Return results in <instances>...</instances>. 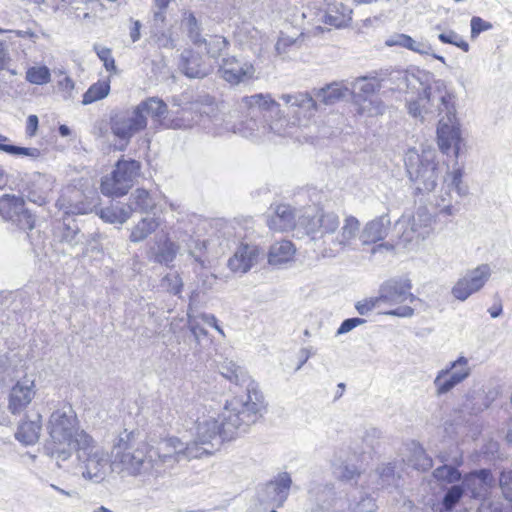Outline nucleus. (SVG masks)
Listing matches in <instances>:
<instances>
[{
	"label": "nucleus",
	"instance_id": "nucleus-20",
	"mask_svg": "<svg viewBox=\"0 0 512 512\" xmlns=\"http://www.w3.org/2000/svg\"><path fill=\"white\" fill-rule=\"evenodd\" d=\"M334 485L331 483L321 484L312 482L308 489V506L312 512H323L329 510L336 503Z\"/></svg>",
	"mask_w": 512,
	"mask_h": 512
},
{
	"label": "nucleus",
	"instance_id": "nucleus-17",
	"mask_svg": "<svg viewBox=\"0 0 512 512\" xmlns=\"http://www.w3.org/2000/svg\"><path fill=\"white\" fill-rule=\"evenodd\" d=\"M491 268L488 264H481L474 269L468 270L452 288L453 296L465 301L469 296L478 292L491 276Z\"/></svg>",
	"mask_w": 512,
	"mask_h": 512
},
{
	"label": "nucleus",
	"instance_id": "nucleus-29",
	"mask_svg": "<svg viewBox=\"0 0 512 512\" xmlns=\"http://www.w3.org/2000/svg\"><path fill=\"white\" fill-rule=\"evenodd\" d=\"M133 212L134 208L132 204L115 202L110 206L101 208L98 211V215L107 223L122 225L131 217Z\"/></svg>",
	"mask_w": 512,
	"mask_h": 512
},
{
	"label": "nucleus",
	"instance_id": "nucleus-31",
	"mask_svg": "<svg viewBox=\"0 0 512 512\" xmlns=\"http://www.w3.org/2000/svg\"><path fill=\"white\" fill-rule=\"evenodd\" d=\"M351 14L352 9L343 3H331L327 6L324 22L335 28H344L351 22Z\"/></svg>",
	"mask_w": 512,
	"mask_h": 512
},
{
	"label": "nucleus",
	"instance_id": "nucleus-59",
	"mask_svg": "<svg viewBox=\"0 0 512 512\" xmlns=\"http://www.w3.org/2000/svg\"><path fill=\"white\" fill-rule=\"evenodd\" d=\"M297 45V39L287 36V35H281L277 43L275 45V49L279 55L285 54L290 47Z\"/></svg>",
	"mask_w": 512,
	"mask_h": 512
},
{
	"label": "nucleus",
	"instance_id": "nucleus-16",
	"mask_svg": "<svg viewBox=\"0 0 512 512\" xmlns=\"http://www.w3.org/2000/svg\"><path fill=\"white\" fill-rule=\"evenodd\" d=\"M412 282L407 276L394 277L385 281L379 288L378 300L390 305L409 301L411 304L420 301L411 293Z\"/></svg>",
	"mask_w": 512,
	"mask_h": 512
},
{
	"label": "nucleus",
	"instance_id": "nucleus-7",
	"mask_svg": "<svg viewBox=\"0 0 512 512\" xmlns=\"http://www.w3.org/2000/svg\"><path fill=\"white\" fill-rule=\"evenodd\" d=\"M404 162L409 179L417 192L429 193L435 189L440 171L435 163L433 150L423 149L418 153L415 148H411L406 152Z\"/></svg>",
	"mask_w": 512,
	"mask_h": 512
},
{
	"label": "nucleus",
	"instance_id": "nucleus-2",
	"mask_svg": "<svg viewBox=\"0 0 512 512\" xmlns=\"http://www.w3.org/2000/svg\"><path fill=\"white\" fill-rule=\"evenodd\" d=\"M221 375L239 387L225 401L221 424L217 413L209 410L194 421V458L213 455L223 441H230L246 433L262 416L265 399L259 384L246 369L232 360L225 359L219 365Z\"/></svg>",
	"mask_w": 512,
	"mask_h": 512
},
{
	"label": "nucleus",
	"instance_id": "nucleus-8",
	"mask_svg": "<svg viewBox=\"0 0 512 512\" xmlns=\"http://www.w3.org/2000/svg\"><path fill=\"white\" fill-rule=\"evenodd\" d=\"M251 220H245L243 223L234 221L226 224L223 228V236L227 237V242L233 238V242L241 240V243L235 251L233 257L228 261V266L233 272L246 273L259 259L264 255L263 251L257 246L243 240L248 236V228ZM229 246V243H226Z\"/></svg>",
	"mask_w": 512,
	"mask_h": 512
},
{
	"label": "nucleus",
	"instance_id": "nucleus-55",
	"mask_svg": "<svg viewBox=\"0 0 512 512\" xmlns=\"http://www.w3.org/2000/svg\"><path fill=\"white\" fill-rule=\"evenodd\" d=\"M503 496L512 504V471H503L499 477Z\"/></svg>",
	"mask_w": 512,
	"mask_h": 512
},
{
	"label": "nucleus",
	"instance_id": "nucleus-18",
	"mask_svg": "<svg viewBox=\"0 0 512 512\" xmlns=\"http://www.w3.org/2000/svg\"><path fill=\"white\" fill-rule=\"evenodd\" d=\"M292 485V479L287 472L278 474V476L268 482L259 493V501L262 504H273L281 507L289 496Z\"/></svg>",
	"mask_w": 512,
	"mask_h": 512
},
{
	"label": "nucleus",
	"instance_id": "nucleus-12",
	"mask_svg": "<svg viewBox=\"0 0 512 512\" xmlns=\"http://www.w3.org/2000/svg\"><path fill=\"white\" fill-rule=\"evenodd\" d=\"M109 124L112 134L123 142L119 147V150L123 151L131 138L147 127V119L135 106L132 110L112 113Z\"/></svg>",
	"mask_w": 512,
	"mask_h": 512
},
{
	"label": "nucleus",
	"instance_id": "nucleus-3",
	"mask_svg": "<svg viewBox=\"0 0 512 512\" xmlns=\"http://www.w3.org/2000/svg\"><path fill=\"white\" fill-rule=\"evenodd\" d=\"M389 82L398 91L416 93V99L406 102L408 113L421 121L439 116L437 139L440 150L459 155L461 131L456 118L455 97L443 80H435L423 70H396L390 73Z\"/></svg>",
	"mask_w": 512,
	"mask_h": 512
},
{
	"label": "nucleus",
	"instance_id": "nucleus-60",
	"mask_svg": "<svg viewBox=\"0 0 512 512\" xmlns=\"http://www.w3.org/2000/svg\"><path fill=\"white\" fill-rule=\"evenodd\" d=\"M165 13H166V11L157 10V9L153 10L152 29H153V33L155 35H157L159 33H163V29L165 26V20H166Z\"/></svg>",
	"mask_w": 512,
	"mask_h": 512
},
{
	"label": "nucleus",
	"instance_id": "nucleus-48",
	"mask_svg": "<svg viewBox=\"0 0 512 512\" xmlns=\"http://www.w3.org/2000/svg\"><path fill=\"white\" fill-rule=\"evenodd\" d=\"M352 512H375L377 505L375 500L367 493H360L359 498L350 504Z\"/></svg>",
	"mask_w": 512,
	"mask_h": 512
},
{
	"label": "nucleus",
	"instance_id": "nucleus-47",
	"mask_svg": "<svg viewBox=\"0 0 512 512\" xmlns=\"http://www.w3.org/2000/svg\"><path fill=\"white\" fill-rule=\"evenodd\" d=\"M433 476L438 481L454 483L461 478L459 470L453 466L442 465L433 471Z\"/></svg>",
	"mask_w": 512,
	"mask_h": 512
},
{
	"label": "nucleus",
	"instance_id": "nucleus-32",
	"mask_svg": "<svg viewBox=\"0 0 512 512\" xmlns=\"http://www.w3.org/2000/svg\"><path fill=\"white\" fill-rule=\"evenodd\" d=\"M332 472L337 479L344 482H356L361 476L359 468L355 464L348 462L342 452L334 456L332 460Z\"/></svg>",
	"mask_w": 512,
	"mask_h": 512
},
{
	"label": "nucleus",
	"instance_id": "nucleus-28",
	"mask_svg": "<svg viewBox=\"0 0 512 512\" xmlns=\"http://www.w3.org/2000/svg\"><path fill=\"white\" fill-rule=\"evenodd\" d=\"M41 419L42 416L38 412L27 415L26 420L22 421L18 426L15 433L16 439L25 445L36 443L42 430Z\"/></svg>",
	"mask_w": 512,
	"mask_h": 512
},
{
	"label": "nucleus",
	"instance_id": "nucleus-57",
	"mask_svg": "<svg viewBox=\"0 0 512 512\" xmlns=\"http://www.w3.org/2000/svg\"><path fill=\"white\" fill-rule=\"evenodd\" d=\"M491 28H492V24L490 22H487L478 16L472 17V19H471V36L472 37H476L481 32L487 31Z\"/></svg>",
	"mask_w": 512,
	"mask_h": 512
},
{
	"label": "nucleus",
	"instance_id": "nucleus-53",
	"mask_svg": "<svg viewBox=\"0 0 512 512\" xmlns=\"http://www.w3.org/2000/svg\"><path fill=\"white\" fill-rule=\"evenodd\" d=\"M94 50L99 57V59L103 62L104 67L107 71H112L116 69L115 60L112 57L111 49L99 45L94 46Z\"/></svg>",
	"mask_w": 512,
	"mask_h": 512
},
{
	"label": "nucleus",
	"instance_id": "nucleus-61",
	"mask_svg": "<svg viewBox=\"0 0 512 512\" xmlns=\"http://www.w3.org/2000/svg\"><path fill=\"white\" fill-rule=\"evenodd\" d=\"M366 322L365 319L363 318H348V319H345L340 327L338 328L337 332H336V335H342V334H345V333H348L350 332L351 330H353L354 328H356L357 326L359 325H362Z\"/></svg>",
	"mask_w": 512,
	"mask_h": 512
},
{
	"label": "nucleus",
	"instance_id": "nucleus-39",
	"mask_svg": "<svg viewBox=\"0 0 512 512\" xmlns=\"http://www.w3.org/2000/svg\"><path fill=\"white\" fill-rule=\"evenodd\" d=\"M432 222L431 215L428 214L424 209H418L416 215L412 217L409 222V228L411 233L416 234V238L424 239L428 234V227Z\"/></svg>",
	"mask_w": 512,
	"mask_h": 512
},
{
	"label": "nucleus",
	"instance_id": "nucleus-6",
	"mask_svg": "<svg viewBox=\"0 0 512 512\" xmlns=\"http://www.w3.org/2000/svg\"><path fill=\"white\" fill-rule=\"evenodd\" d=\"M145 444L141 433L137 430L121 432L114 440L112 447V466L114 469L126 471L130 475L143 472L146 463Z\"/></svg>",
	"mask_w": 512,
	"mask_h": 512
},
{
	"label": "nucleus",
	"instance_id": "nucleus-27",
	"mask_svg": "<svg viewBox=\"0 0 512 512\" xmlns=\"http://www.w3.org/2000/svg\"><path fill=\"white\" fill-rule=\"evenodd\" d=\"M389 227L390 218L386 214L369 221L360 234L362 244L370 245L383 240L388 234Z\"/></svg>",
	"mask_w": 512,
	"mask_h": 512
},
{
	"label": "nucleus",
	"instance_id": "nucleus-64",
	"mask_svg": "<svg viewBox=\"0 0 512 512\" xmlns=\"http://www.w3.org/2000/svg\"><path fill=\"white\" fill-rule=\"evenodd\" d=\"M406 37H407L406 34L395 33V34L389 36L385 40V45L388 47H392V46L403 47Z\"/></svg>",
	"mask_w": 512,
	"mask_h": 512
},
{
	"label": "nucleus",
	"instance_id": "nucleus-4",
	"mask_svg": "<svg viewBox=\"0 0 512 512\" xmlns=\"http://www.w3.org/2000/svg\"><path fill=\"white\" fill-rule=\"evenodd\" d=\"M47 429L52 440L51 456L61 466L60 462L71 457L78 435L86 432L78 431L76 415L71 406L55 410L49 418Z\"/></svg>",
	"mask_w": 512,
	"mask_h": 512
},
{
	"label": "nucleus",
	"instance_id": "nucleus-24",
	"mask_svg": "<svg viewBox=\"0 0 512 512\" xmlns=\"http://www.w3.org/2000/svg\"><path fill=\"white\" fill-rule=\"evenodd\" d=\"M267 225L271 230L286 232L296 225V210L288 204H278L270 207Z\"/></svg>",
	"mask_w": 512,
	"mask_h": 512
},
{
	"label": "nucleus",
	"instance_id": "nucleus-11",
	"mask_svg": "<svg viewBox=\"0 0 512 512\" xmlns=\"http://www.w3.org/2000/svg\"><path fill=\"white\" fill-rule=\"evenodd\" d=\"M140 168V163L134 159H119L111 174L103 177L101 192L109 197L127 194L139 175Z\"/></svg>",
	"mask_w": 512,
	"mask_h": 512
},
{
	"label": "nucleus",
	"instance_id": "nucleus-34",
	"mask_svg": "<svg viewBox=\"0 0 512 512\" xmlns=\"http://www.w3.org/2000/svg\"><path fill=\"white\" fill-rule=\"evenodd\" d=\"M354 99L359 115L375 117L385 112V105L378 97H362L361 94H355Z\"/></svg>",
	"mask_w": 512,
	"mask_h": 512
},
{
	"label": "nucleus",
	"instance_id": "nucleus-54",
	"mask_svg": "<svg viewBox=\"0 0 512 512\" xmlns=\"http://www.w3.org/2000/svg\"><path fill=\"white\" fill-rule=\"evenodd\" d=\"M413 458V465L417 470L426 471L429 470L433 465L432 459L425 453L422 448H419L414 452Z\"/></svg>",
	"mask_w": 512,
	"mask_h": 512
},
{
	"label": "nucleus",
	"instance_id": "nucleus-40",
	"mask_svg": "<svg viewBox=\"0 0 512 512\" xmlns=\"http://www.w3.org/2000/svg\"><path fill=\"white\" fill-rule=\"evenodd\" d=\"M127 204H132L134 212H149L155 207V201L145 189H136Z\"/></svg>",
	"mask_w": 512,
	"mask_h": 512
},
{
	"label": "nucleus",
	"instance_id": "nucleus-51",
	"mask_svg": "<svg viewBox=\"0 0 512 512\" xmlns=\"http://www.w3.org/2000/svg\"><path fill=\"white\" fill-rule=\"evenodd\" d=\"M464 494V489L460 485H453L450 487L443 497V507L450 511L452 510L461 500Z\"/></svg>",
	"mask_w": 512,
	"mask_h": 512
},
{
	"label": "nucleus",
	"instance_id": "nucleus-44",
	"mask_svg": "<svg viewBox=\"0 0 512 512\" xmlns=\"http://www.w3.org/2000/svg\"><path fill=\"white\" fill-rule=\"evenodd\" d=\"M319 228L325 234H333L340 226L339 217L334 212L322 213L318 220Z\"/></svg>",
	"mask_w": 512,
	"mask_h": 512
},
{
	"label": "nucleus",
	"instance_id": "nucleus-36",
	"mask_svg": "<svg viewBox=\"0 0 512 512\" xmlns=\"http://www.w3.org/2000/svg\"><path fill=\"white\" fill-rule=\"evenodd\" d=\"M489 407V402L483 392H469L461 404L460 411L468 415H477Z\"/></svg>",
	"mask_w": 512,
	"mask_h": 512
},
{
	"label": "nucleus",
	"instance_id": "nucleus-63",
	"mask_svg": "<svg viewBox=\"0 0 512 512\" xmlns=\"http://www.w3.org/2000/svg\"><path fill=\"white\" fill-rule=\"evenodd\" d=\"M384 314L397 317H411L414 314V309L410 306H400L396 309L389 310Z\"/></svg>",
	"mask_w": 512,
	"mask_h": 512
},
{
	"label": "nucleus",
	"instance_id": "nucleus-22",
	"mask_svg": "<svg viewBox=\"0 0 512 512\" xmlns=\"http://www.w3.org/2000/svg\"><path fill=\"white\" fill-rule=\"evenodd\" d=\"M53 181L51 177L41 173H34L24 188L26 198L38 205L43 206L48 202L49 193L52 191Z\"/></svg>",
	"mask_w": 512,
	"mask_h": 512
},
{
	"label": "nucleus",
	"instance_id": "nucleus-33",
	"mask_svg": "<svg viewBox=\"0 0 512 512\" xmlns=\"http://www.w3.org/2000/svg\"><path fill=\"white\" fill-rule=\"evenodd\" d=\"M350 89L342 82H333L315 90L316 98L325 105H333L344 99Z\"/></svg>",
	"mask_w": 512,
	"mask_h": 512
},
{
	"label": "nucleus",
	"instance_id": "nucleus-21",
	"mask_svg": "<svg viewBox=\"0 0 512 512\" xmlns=\"http://www.w3.org/2000/svg\"><path fill=\"white\" fill-rule=\"evenodd\" d=\"M35 397V384L29 378L19 380L10 390L8 409L17 414L24 410Z\"/></svg>",
	"mask_w": 512,
	"mask_h": 512
},
{
	"label": "nucleus",
	"instance_id": "nucleus-15",
	"mask_svg": "<svg viewBox=\"0 0 512 512\" xmlns=\"http://www.w3.org/2000/svg\"><path fill=\"white\" fill-rule=\"evenodd\" d=\"M0 215L22 230H32L35 224L34 215L25 207L22 197L5 194L0 198Z\"/></svg>",
	"mask_w": 512,
	"mask_h": 512
},
{
	"label": "nucleus",
	"instance_id": "nucleus-23",
	"mask_svg": "<svg viewBox=\"0 0 512 512\" xmlns=\"http://www.w3.org/2000/svg\"><path fill=\"white\" fill-rule=\"evenodd\" d=\"M102 8L97 0H59L54 7V11L70 12L73 11L81 21L91 22L97 16V11Z\"/></svg>",
	"mask_w": 512,
	"mask_h": 512
},
{
	"label": "nucleus",
	"instance_id": "nucleus-46",
	"mask_svg": "<svg viewBox=\"0 0 512 512\" xmlns=\"http://www.w3.org/2000/svg\"><path fill=\"white\" fill-rule=\"evenodd\" d=\"M58 205L60 209L64 210V214L66 215L87 214L92 210L91 203L87 201L69 202L68 205H66L65 199H61L58 201Z\"/></svg>",
	"mask_w": 512,
	"mask_h": 512
},
{
	"label": "nucleus",
	"instance_id": "nucleus-35",
	"mask_svg": "<svg viewBox=\"0 0 512 512\" xmlns=\"http://www.w3.org/2000/svg\"><path fill=\"white\" fill-rule=\"evenodd\" d=\"M140 114L150 116L155 122L160 123L168 113V107L166 103L158 98L151 97L145 101L140 102L136 106Z\"/></svg>",
	"mask_w": 512,
	"mask_h": 512
},
{
	"label": "nucleus",
	"instance_id": "nucleus-25",
	"mask_svg": "<svg viewBox=\"0 0 512 512\" xmlns=\"http://www.w3.org/2000/svg\"><path fill=\"white\" fill-rule=\"evenodd\" d=\"M55 237L61 244L66 245L69 250H74L77 246L84 243V234L74 219H64L56 228Z\"/></svg>",
	"mask_w": 512,
	"mask_h": 512
},
{
	"label": "nucleus",
	"instance_id": "nucleus-1",
	"mask_svg": "<svg viewBox=\"0 0 512 512\" xmlns=\"http://www.w3.org/2000/svg\"><path fill=\"white\" fill-rule=\"evenodd\" d=\"M279 98L285 103V110L280 109L270 94L243 97L238 108L246 113V119L230 126L214 99L205 95L194 101V124L207 131L224 125L225 130L232 129L246 138L268 130L285 136L290 134V129L307 125L317 111V102L307 92L282 94Z\"/></svg>",
	"mask_w": 512,
	"mask_h": 512
},
{
	"label": "nucleus",
	"instance_id": "nucleus-13",
	"mask_svg": "<svg viewBox=\"0 0 512 512\" xmlns=\"http://www.w3.org/2000/svg\"><path fill=\"white\" fill-rule=\"evenodd\" d=\"M471 374L469 361L466 357L460 356L449 363L446 368L437 372L433 385L435 395L440 397L452 391L457 385L466 380Z\"/></svg>",
	"mask_w": 512,
	"mask_h": 512
},
{
	"label": "nucleus",
	"instance_id": "nucleus-5",
	"mask_svg": "<svg viewBox=\"0 0 512 512\" xmlns=\"http://www.w3.org/2000/svg\"><path fill=\"white\" fill-rule=\"evenodd\" d=\"M194 234L197 237V239H194V265L198 264L204 269L198 275L201 287L204 290L210 289L215 284L216 277L206 269L211 264V261L223 252V243L218 241L217 230L209 221L204 219L198 220Z\"/></svg>",
	"mask_w": 512,
	"mask_h": 512
},
{
	"label": "nucleus",
	"instance_id": "nucleus-52",
	"mask_svg": "<svg viewBox=\"0 0 512 512\" xmlns=\"http://www.w3.org/2000/svg\"><path fill=\"white\" fill-rule=\"evenodd\" d=\"M438 38L442 43L455 45L462 49L464 52L469 50V44L454 31L441 33L439 34Z\"/></svg>",
	"mask_w": 512,
	"mask_h": 512
},
{
	"label": "nucleus",
	"instance_id": "nucleus-41",
	"mask_svg": "<svg viewBox=\"0 0 512 512\" xmlns=\"http://www.w3.org/2000/svg\"><path fill=\"white\" fill-rule=\"evenodd\" d=\"M110 92L109 81H98L92 84L83 95L82 104L88 105L104 99Z\"/></svg>",
	"mask_w": 512,
	"mask_h": 512
},
{
	"label": "nucleus",
	"instance_id": "nucleus-37",
	"mask_svg": "<svg viewBox=\"0 0 512 512\" xmlns=\"http://www.w3.org/2000/svg\"><path fill=\"white\" fill-rule=\"evenodd\" d=\"M158 227L159 221L155 217H144L132 228L129 240L132 243L142 242Z\"/></svg>",
	"mask_w": 512,
	"mask_h": 512
},
{
	"label": "nucleus",
	"instance_id": "nucleus-26",
	"mask_svg": "<svg viewBox=\"0 0 512 512\" xmlns=\"http://www.w3.org/2000/svg\"><path fill=\"white\" fill-rule=\"evenodd\" d=\"M493 477L489 470L481 469L470 473L463 481L466 490L473 498H485L492 487Z\"/></svg>",
	"mask_w": 512,
	"mask_h": 512
},
{
	"label": "nucleus",
	"instance_id": "nucleus-43",
	"mask_svg": "<svg viewBox=\"0 0 512 512\" xmlns=\"http://www.w3.org/2000/svg\"><path fill=\"white\" fill-rule=\"evenodd\" d=\"M0 151L13 156H26L31 159H37L41 154L40 150L35 147H21L13 144L3 143H0Z\"/></svg>",
	"mask_w": 512,
	"mask_h": 512
},
{
	"label": "nucleus",
	"instance_id": "nucleus-38",
	"mask_svg": "<svg viewBox=\"0 0 512 512\" xmlns=\"http://www.w3.org/2000/svg\"><path fill=\"white\" fill-rule=\"evenodd\" d=\"M177 250V245L174 242L166 239L163 242L160 240L157 243V248H151V254L154 262L168 265L176 257Z\"/></svg>",
	"mask_w": 512,
	"mask_h": 512
},
{
	"label": "nucleus",
	"instance_id": "nucleus-9",
	"mask_svg": "<svg viewBox=\"0 0 512 512\" xmlns=\"http://www.w3.org/2000/svg\"><path fill=\"white\" fill-rule=\"evenodd\" d=\"M75 451L77 460L81 464L84 478L94 482H100L106 474L109 459L105 450L97 445L94 439L87 433H80L76 439Z\"/></svg>",
	"mask_w": 512,
	"mask_h": 512
},
{
	"label": "nucleus",
	"instance_id": "nucleus-58",
	"mask_svg": "<svg viewBox=\"0 0 512 512\" xmlns=\"http://www.w3.org/2000/svg\"><path fill=\"white\" fill-rule=\"evenodd\" d=\"M380 300H378V296L375 298L366 299L363 301L357 302L355 308L360 315H367L370 311L380 305Z\"/></svg>",
	"mask_w": 512,
	"mask_h": 512
},
{
	"label": "nucleus",
	"instance_id": "nucleus-10",
	"mask_svg": "<svg viewBox=\"0 0 512 512\" xmlns=\"http://www.w3.org/2000/svg\"><path fill=\"white\" fill-rule=\"evenodd\" d=\"M196 24L194 18V29ZM228 44L223 36L201 37L194 32V78H203L209 75L214 68L215 60L227 49Z\"/></svg>",
	"mask_w": 512,
	"mask_h": 512
},
{
	"label": "nucleus",
	"instance_id": "nucleus-42",
	"mask_svg": "<svg viewBox=\"0 0 512 512\" xmlns=\"http://www.w3.org/2000/svg\"><path fill=\"white\" fill-rule=\"evenodd\" d=\"M477 512H512V504L505 497L484 498Z\"/></svg>",
	"mask_w": 512,
	"mask_h": 512
},
{
	"label": "nucleus",
	"instance_id": "nucleus-50",
	"mask_svg": "<svg viewBox=\"0 0 512 512\" xmlns=\"http://www.w3.org/2000/svg\"><path fill=\"white\" fill-rule=\"evenodd\" d=\"M201 322L207 324L209 327H212L221 334H223V331L218 326L217 319L214 315L206 313H197L194 314V337H198V332L206 333L204 329L200 327Z\"/></svg>",
	"mask_w": 512,
	"mask_h": 512
},
{
	"label": "nucleus",
	"instance_id": "nucleus-30",
	"mask_svg": "<svg viewBox=\"0 0 512 512\" xmlns=\"http://www.w3.org/2000/svg\"><path fill=\"white\" fill-rule=\"evenodd\" d=\"M296 248L290 240H280L270 246L268 252V263L279 266L293 260Z\"/></svg>",
	"mask_w": 512,
	"mask_h": 512
},
{
	"label": "nucleus",
	"instance_id": "nucleus-62",
	"mask_svg": "<svg viewBox=\"0 0 512 512\" xmlns=\"http://www.w3.org/2000/svg\"><path fill=\"white\" fill-rule=\"evenodd\" d=\"M165 445L167 447H171L174 449L175 459L177 461L180 460L182 456L185 454L186 448L184 447V444L177 438H170L165 442Z\"/></svg>",
	"mask_w": 512,
	"mask_h": 512
},
{
	"label": "nucleus",
	"instance_id": "nucleus-45",
	"mask_svg": "<svg viewBox=\"0 0 512 512\" xmlns=\"http://www.w3.org/2000/svg\"><path fill=\"white\" fill-rule=\"evenodd\" d=\"M50 70L46 66L31 67L26 72V80L32 84L43 85L50 82Z\"/></svg>",
	"mask_w": 512,
	"mask_h": 512
},
{
	"label": "nucleus",
	"instance_id": "nucleus-19",
	"mask_svg": "<svg viewBox=\"0 0 512 512\" xmlns=\"http://www.w3.org/2000/svg\"><path fill=\"white\" fill-rule=\"evenodd\" d=\"M219 73L226 82L231 85H238L252 79L255 69L248 62L240 61L235 57H227L223 58Z\"/></svg>",
	"mask_w": 512,
	"mask_h": 512
},
{
	"label": "nucleus",
	"instance_id": "nucleus-56",
	"mask_svg": "<svg viewBox=\"0 0 512 512\" xmlns=\"http://www.w3.org/2000/svg\"><path fill=\"white\" fill-rule=\"evenodd\" d=\"M403 48L409 49L413 52H417L419 54H429L431 47L428 44H425L420 41L414 40L412 37L407 35Z\"/></svg>",
	"mask_w": 512,
	"mask_h": 512
},
{
	"label": "nucleus",
	"instance_id": "nucleus-14",
	"mask_svg": "<svg viewBox=\"0 0 512 512\" xmlns=\"http://www.w3.org/2000/svg\"><path fill=\"white\" fill-rule=\"evenodd\" d=\"M360 234L359 220L354 216L345 217L338 234L323 249V257L333 258L346 250H355V242Z\"/></svg>",
	"mask_w": 512,
	"mask_h": 512
},
{
	"label": "nucleus",
	"instance_id": "nucleus-49",
	"mask_svg": "<svg viewBox=\"0 0 512 512\" xmlns=\"http://www.w3.org/2000/svg\"><path fill=\"white\" fill-rule=\"evenodd\" d=\"M352 88L356 91L355 94H361L362 97H372L378 89V85L375 81L366 77H359L353 82Z\"/></svg>",
	"mask_w": 512,
	"mask_h": 512
}]
</instances>
